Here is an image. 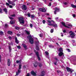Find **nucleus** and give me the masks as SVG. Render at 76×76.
<instances>
[{
	"mask_svg": "<svg viewBox=\"0 0 76 76\" xmlns=\"http://www.w3.org/2000/svg\"><path fill=\"white\" fill-rule=\"evenodd\" d=\"M25 32H26L27 35H29L30 34V33H29V32L28 31L25 30Z\"/></svg>",
	"mask_w": 76,
	"mask_h": 76,
	"instance_id": "b1692460",
	"label": "nucleus"
},
{
	"mask_svg": "<svg viewBox=\"0 0 76 76\" xmlns=\"http://www.w3.org/2000/svg\"><path fill=\"white\" fill-rule=\"evenodd\" d=\"M10 23L11 24H14V21H11Z\"/></svg>",
	"mask_w": 76,
	"mask_h": 76,
	"instance_id": "2f4dec72",
	"label": "nucleus"
},
{
	"mask_svg": "<svg viewBox=\"0 0 76 76\" xmlns=\"http://www.w3.org/2000/svg\"><path fill=\"white\" fill-rule=\"evenodd\" d=\"M10 16L12 17H15L16 16V15L15 14H13L10 15Z\"/></svg>",
	"mask_w": 76,
	"mask_h": 76,
	"instance_id": "cd10ccee",
	"label": "nucleus"
},
{
	"mask_svg": "<svg viewBox=\"0 0 76 76\" xmlns=\"http://www.w3.org/2000/svg\"><path fill=\"white\" fill-rule=\"evenodd\" d=\"M56 45H58V46L59 45L58 44V43L56 42Z\"/></svg>",
	"mask_w": 76,
	"mask_h": 76,
	"instance_id": "e2e57ef3",
	"label": "nucleus"
},
{
	"mask_svg": "<svg viewBox=\"0 0 76 76\" xmlns=\"http://www.w3.org/2000/svg\"><path fill=\"white\" fill-rule=\"evenodd\" d=\"M67 50L68 51V52H70V50L69 49H67Z\"/></svg>",
	"mask_w": 76,
	"mask_h": 76,
	"instance_id": "37998d69",
	"label": "nucleus"
},
{
	"mask_svg": "<svg viewBox=\"0 0 76 76\" xmlns=\"http://www.w3.org/2000/svg\"><path fill=\"white\" fill-rule=\"evenodd\" d=\"M47 21L48 22V23H51V22L50 20H47Z\"/></svg>",
	"mask_w": 76,
	"mask_h": 76,
	"instance_id": "e433bc0d",
	"label": "nucleus"
},
{
	"mask_svg": "<svg viewBox=\"0 0 76 76\" xmlns=\"http://www.w3.org/2000/svg\"><path fill=\"white\" fill-rule=\"evenodd\" d=\"M49 6H51V3H50L48 5Z\"/></svg>",
	"mask_w": 76,
	"mask_h": 76,
	"instance_id": "c03bdc74",
	"label": "nucleus"
},
{
	"mask_svg": "<svg viewBox=\"0 0 76 76\" xmlns=\"http://www.w3.org/2000/svg\"><path fill=\"white\" fill-rule=\"evenodd\" d=\"M34 17H35V15H31V18H32V19H33V18H34Z\"/></svg>",
	"mask_w": 76,
	"mask_h": 76,
	"instance_id": "bb28decb",
	"label": "nucleus"
},
{
	"mask_svg": "<svg viewBox=\"0 0 76 76\" xmlns=\"http://www.w3.org/2000/svg\"><path fill=\"white\" fill-rule=\"evenodd\" d=\"M17 35L18 36V37H20V34H17Z\"/></svg>",
	"mask_w": 76,
	"mask_h": 76,
	"instance_id": "3c124183",
	"label": "nucleus"
},
{
	"mask_svg": "<svg viewBox=\"0 0 76 76\" xmlns=\"http://www.w3.org/2000/svg\"><path fill=\"white\" fill-rule=\"evenodd\" d=\"M39 10L42 12H46V9L45 8H39Z\"/></svg>",
	"mask_w": 76,
	"mask_h": 76,
	"instance_id": "1a4fd4ad",
	"label": "nucleus"
},
{
	"mask_svg": "<svg viewBox=\"0 0 76 76\" xmlns=\"http://www.w3.org/2000/svg\"><path fill=\"white\" fill-rule=\"evenodd\" d=\"M55 59L56 60H57V61L58 60V59H57V58H55Z\"/></svg>",
	"mask_w": 76,
	"mask_h": 76,
	"instance_id": "052dcab7",
	"label": "nucleus"
},
{
	"mask_svg": "<svg viewBox=\"0 0 76 76\" xmlns=\"http://www.w3.org/2000/svg\"><path fill=\"white\" fill-rule=\"evenodd\" d=\"M27 15L28 17H31V14L30 13H28L27 14Z\"/></svg>",
	"mask_w": 76,
	"mask_h": 76,
	"instance_id": "58836bf2",
	"label": "nucleus"
},
{
	"mask_svg": "<svg viewBox=\"0 0 76 76\" xmlns=\"http://www.w3.org/2000/svg\"><path fill=\"white\" fill-rule=\"evenodd\" d=\"M55 19H56V20H57V19H58V18L57 17Z\"/></svg>",
	"mask_w": 76,
	"mask_h": 76,
	"instance_id": "338daca9",
	"label": "nucleus"
},
{
	"mask_svg": "<svg viewBox=\"0 0 76 76\" xmlns=\"http://www.w3.org/2000/svg\"><path fill=\"white\" fill-rule=\"evenodd\" d=\"M23 68H24V69H25V68H26V66H23Z\"/></svg>",
	"mask_w": 76,
	"mask_h": 76,
	"instance_id": "69168bd1",
	"label": "nucleus"
},
{
	"mask_svg": "<svg viewBox=\"0 0 76 76\" xmlns=\"http://www.w3.org/2000/svg\"><path fill=\"white\" fill-rule=\"evenodd\" d=\"M72 41L73 42H75V40H72Z\"/></svg>",
	"mask_w": 76,
	"mask_h": 76,
	"instance_id": "0e129e2a",
	"label": "nucleus"
},
{
	"mask_svg": "<svg viewBox=\"0 0 76 76\" xmlns=\"http://www.w3.org/2000/svg\"><path fill=\"white\" fill-rule=\"evenodd\" d=\"M0 35H3V32L1 31H0Z\"/></svg>",
	"mask_w": 76,
	"mask_h": 76,
	"instance_id": "c756f323",
	"label": "nucleus"
},
{
	"mask_svg": "<svg viewBox=\"0 0 76 76\" xmlns=\"http://www.w3.org/2000/svg\"><path fill=\"white\" fill-rule=\"evenodd\" d=\"M17 47L18 48V49H20V48H21V47H20V46H18Z\"/></svg>",
	"mask_w": 76,
	"mask_h": 76,
	"instance_id": "f704fd0d",
	"label": "nucleus"
},
{
	"mask_svg": "<svg viewBox=\"0 0 76 76\" xmlns=\"http://www.w3.org/2000/svg\"><path fill=\"white\" fill-rule=\"evenodd\" d=\"M57 72H59V74H61V75H60V76H63V73H62V72H61V71H60V70H58Z\"/></svg>",
	"mask_w": 76,
	"mask_h": 76,
	"instance_id": "412c9836",
	"label": "nucleus"
},
{
	"mask_svg": "<svg viewBox=\"0 0 76 76\" xmlns=\"http://www.w3.org/2000/svg\"><path fill=\"white\" fill-rule=\"evenodd\" d=\"M72 16L73 18H75L76 17V15H75V14H73Z\"/></svg>",
	"mask_w": 76,
	"mask_h": 76,
	"instance_id": "a19ab883",
	"label": "nucleus"
},
{
	"mask_svg": "<svg viewBox=\"0 0 76 76\" xmlns=\"http://www.w3.org/2000/svg\"><path fill=\"white\" fill-rule=\"evenodd\" d=\"M8 38H9L10 39V40H11V39H12V37H11L9 36Z\"/></svg>",
	"mask_w": 76,
	"mask_h": 76,
	"instance_id": "de8ad7c7",
	"label": "nucleus"
},
{
	"mask_svg": "<svg viewBox=\"0 0 76 76\" xmlns=\"http://www.w3.org/2000/svg\"><path fill=\"white\" fill-rule=\"evenodd\" d=\"M64 4H65V5H67V2H65L64 3Z\"/></svg>",
	"mask_w": 76,
	"mask_h": 76,
	"instance_id": "13d9d810",
	"label": "nucleus"
},
{
	"mask_svg": "<svg viewBox=\"0 0 76 76\" xmlns=\"http://www.w3.org/2000/svg\"><path fill=\"white\" fill-rule=\"evenodd\" d=\"M59 51L60 53H59L58 56H64V53H63V48H59Z\"/></svg>",
	"mask_w": 76,
	"mask_h": 76,
	"instance_id": "f03ea898",
	"label": "nucleus"
},
{
	"mask_svg": "<svg viewBox=\"0 0 76 76\" xmlns=\"http://www.w3.org/2000/svg\"><path fill=\"white\" fill-rule=\"evenodd\" d=\"M9 50H10V51H11V48L10 46L9 47Z\"/></svg>",
	"mask_w": 76,
	"mask_h": 76,
	"instance_id": "79ce46f5",
	"label": "nucleus"
},
{
	"mask_svg": "<svg viewBox=\"0 0 76 76\" xmlns=\"http://www.w3.org/2000/svg\"><path fill=\"white\" fill-rule=\"evenodd\" d=\"M23 47H24V48H25V49H26V50L27 49V46H26V45L25 44H23Z\"/></svg>",
	"mask_w": 76,
	"mask_h": 76,
	"instance_id": "a211bd4d",
	"label": "nucleus"
},
{
	"mask_svg": "<svg viewBox=\"0 0 76 76\" xmlns=\"http://www.w3.org/2000/svg\"><path fill=\"white\" fill-rule=\"evenodd\" d=\"M53 32H54V30L52 29L51 30H50V32L51 33H53Z\"/></svg>",
	"mask_w": 76,
	"mask_h": 76,
	"instance_id": "72a5a7b5",
	"label": "nucleus"
},
{
	"mask_svg": "<svg viewBox=\"0 0 76 76\" xmlns=\"http://www.w3.org/2000/svg\"><path fill=\"white\" fill-rule=\"evenodd\" d=\"M6 5H7V6H10L9 5V4L8 3H7V2H6Z\"/></svg>",
	"mask_w": 76,
	"mask_h": 76,
	"instance_id": "4c0bfd02",
	"label": "nucleus"
},
{
	"mask_svg": "<svg viewBox=\"0 0 76 76\" xmlns=\"http://www.w3.org/2000/svg\"><path fill=\"white\" fill-rule=\"evenodd\" d=\"M15 29H17V30H18L19 29V27H15Z\"/></svg>",
	"mask_w": 76,
	"mask_h": 76,
	"instance_id": "473e14b6",
	"label": "nucleus"
},
{
	"mask_svg": "<svg viewBox=\"0 0 76 76\" xmlns=\"http://www.w3.org/2000/svg\"><path fill=\"white\" fill-rule=\"evenodd\" d=\"M45 53L46 54V56H48V55H49V53L47 51L45 52Z\"/></svg>",
	"mask_w": 76,
	"mask_h": 76,
	"instance_id": "393cba45",
	"label": "nucleus"
},
{
	"mask_svg": "<svg viewBox=\"0 0 76 76\" xmlns=\"http://www.w3.org/2000/svg\"><path fill=\"white\" fill-rule=\"evenodd\" d=\"M48 25L50 26H53V27H56V28L57 27V24H56L55 23H54V24H48Z\"/></svg>",
	"mask_w": 76,
	"mask_h": 76,
	"instance_id": "6e6552de",
	"label": "nucleus"
},
{
	"mask_svg": "<svg viewBox=\"0 0 76 76\" xmlns=\"http://www.w3.org/2000/svg\"><path fill=\"white\" fill-rule=\"evenodd\" d=\"M71 6L73 8H76V5H75L73 4H71Z\"/></svg>",
	"mask_w": 76,
	"mask_h": 76,
	"instance_id": "4be33fe9",
	"label": "nucleus"
},
{
	"mask_svg": "<svg viewBox=\"0 0 76 76\" xmlns=\"http://www.w3.org/2000/svg\"><path fill=\"white\" fill-rule=\"evenodd\" d=\"M9 18L10 19H12V20L13 19V18L12 17H9Z\"/></svg>",
	"mask_w": 76,
	"mask_h": 76,
	"instance_id": "864d4df0",
	"label": "nucleus"
},
{
	"mask_svg": "<svg viewBox=\"0 0 76 76\" xmlns=\"http://www.w3.org/2000/svg\"><path fill=\"white\" fill-rule=\"evenodd\" d=\"M54 10L56 11H57V12H59L60 9L57 7H56L54 8Z\"/></svg>",
	"mask_w": 76,
	"mask_h": 76,
	"instance_id": "f3484780",
	"label": "nucleus"
},
{
	"mask_svg": "<svg viewBox=\"0 0 76 76\" xmlns=\"http://www.w3.org/2000/svg\"><path fill=\"white\" fill-rule=\"evenodd\" d=\"M57 61H56V62L54 63L55 65H57Z\"/></svg>",
	"mask_w": 76,
	"mask_h": 76,
	"instance_id": "6e6d98bb",
	"label": "nucleus"
},
{
	"mask_svg": "<svg viewBox=\"0 0 76 76\" xmlns=\"http://www.w3.org/2000/svg\"><path fill=\"white\" fill-rule=\"evenodd\" d=\"M22 9L23 10H26V9H27V7H26V6L25 5H23L22 6Z\"/></svg>",
	"mask_w": 76,
	"mask_h": 76,
	"instance_id": "9b49d317",
	"label": "nucleus"
},
{
	"mask_svg": "<svg viewBox=\"0 0 76 76\" xmlns=\"http://www.w3.org/2000/svg\"><path fill=\"white\" fill-rule=\"evenodd\" d=\"M66 69L67 72H70L71 73H72V71L71 69L69 68V67H66Z\"/></svg>",
	"mask_w": 76,
	"mask_h": 76,
	"instance_id": "9d476101",
	"label": "nucleus"
},
{
	"mask_svg": "<svg viewBox=\"0 0 76 76\" xmlns=\"http://www.w3.org/2000/svg\"><path fill=\"white\" fill-rule=\"evenodd\" d=\"M62 25H63V26H64L65 27H66V28H70V27H72V24H68L67 25V26H67L65 25V23L64 22H62L61 23Z\"/></svg>",
	"mask_w": 76,
	"mask_h": 76,
	"instance_id": "20e7f679",
	"label": "nucleus"
},
{
	"mask_svg": "<svg viewBox=\"0 0 76 76\" xmlns=\"http://www.w3.org/2000/svg\"><path fill=\"white\" fill-rule=\"evenodd\" d=\"M31 74L34 76H36V73L34 72V71H32L31 72Z\"/></svg>",
	"mask_w": 76,
	"mask_h": 76,
	"instance_id": "ddd939ff",
	"label": "nucleus"
},
{
	"mask_svg": "<svg viewBox=\"0 0 76 76\" xmlns=\"http://www.w3.org/2000/svg\"><path fill=\"white\" fill-rule=\"evenodd\" d=\"M30 26L31 27V28H32L33 26V25H32V24H31L30 25Z\"/></svg>",
	"mask_w": 76,
	"mask_h": 76,
	"instance_id": "49530a36",
	"label": "nucleus"
},
{
	"mask_svg": "<svg viewBox=\"0 0 76 76\" xmlns=\"http://www.w3.org/2000/svg\"><path fill=\"white\" fill-rule=\"evenodd\" d=\"M0 13H2V10L0 8Z\"/></svg>",
	"mask_w": 76,
	"mask_h": 76,
	"instance_id": "603ef678",
	"label": "nucleus"
},
{
	"mask_svg": "<svg viewBox=\"0 0 76 76\" xmlns=\"http://www.w3.org/2000/svg\"><path fill=\"white\" fill-rule=\"evenodd\" d=\"M37 65H38V63L37 62H35L34 64V66L35 67H37Z\"/></svg>",
	"mask_w": 76,
	"mask_h": 76,
	"instance_id": "aec40b11",
	"label": "nucleus"
},
{
	"mask_svg": "<svg viewBox=\"0 0 76 76\" xmlns=\"http://www.w3.org/2000/svg\"><path fill=\"white\" fill-rule=\"evenodd\" d=\"M38 65H39V67H42V64L41 63H39L38 64Z\"/></svg>",
	"mask_w": 76,
	"mask_h": 76,
	"instance_id": "c85d7f7f",
	"label": "nucleus"
},
{
	"mask_svg": "<svg viewBox=\"0 0 76 76\" xmlns=\"http://www.w3.org/2000/svg\"><path fill=\"white\" fill-rule=\"evenodd\" d=\"M7 33L8 34H10V35H12L13 34V32L11 31H8Z\"/></svg>",
	"mask_w": 76,
	"mask_h": 76,
	"instance_id": "6ab92c4d",
	"label": "nucleus"
},
{
	"mask_svg": "<svg viewBox=\"0 0 76 76\" xmlns=\"http://www.w3.org/2000/svg\"><path fill=\"white\" fill-rule=\"evenodd\" d=\"M20 72V70L18 69V72H17L16 75H18L19 74V73Z\"/></svg>",
	"mask_w": 76,
	"mask_h": 76,
	"instance_id": "5701e85b",
	"label": "nucleus"
},
{
	"mask_svg": "<svg viewBox=\"0 0 76 76\" xmlns=\"http://www.w3.org/2000/svg\"><path fill=\"white\" fill-rule=\"evenodd\" d=\"M10 59H8L7 61V65L9 66H10Z\"/></svg>",
	"mask_w": 76,
	"mask_h": 76,
	"instance_id": "4468645a",
	"label": "nucleus"
},
{
	"mask_svg": "<svg viewBox=\"0 0 76 76\" xmlns=\"http://www.w3.org/2000/svg\"><path fill=\"white\" fill-rule=\"evenodd\" d=\"M61 36H62V37H63V33H61Z\"/></svg>",
	"mask_w": 76,
	"mask_h": 76,
	"instance_id": "680f3d73",
	"label": "nucleus"
},
{
	"mask_svg": "<svg viewBox=\"0 0 76 76\" xmlns=\"http://www.w3.org/2000/svg\"><path fill=\"white\" fill-rule=\"evenodd\" d=\"M58 40H59V41H61V39L58 38Z\"/></svg>",
	"mask_w": 76,
	"mask_h": 76,
	"instance_id": "4d7b16f0",
	"label": "nucleus"
},
{
	"mask_svg": "<svg viewBox=\"0 0 76 76\" xmlns=\"http://www.w3.org/2000/svg\"><path fill=\"white\" fill-rule=\"evenodd\" d=\"M22 67V65H19V69L20 70V69H21V67Z\"/></svg>",
	"mask_w": 76,
	"mask_h": 76,
	"instance_id": "7c9ffc66",
	"label": "nucleus"
},
{
	"mask_svg": "<svg viewBox=\"0 0 76 76\" xmlns=\"http://www.w3.org/2000/svg\"><path fill=\"white\" fill-rule=\"evenodd\" d=\"M9 6L10 8H12V7H13V6H12V5H9Z\"/></svg>",
	"mask_w": 76,
	"mask_h": 76,
	"instance_id": "a18cd8bd",
	"label": "nucleus"
},
{
	"mask_svg": "<svg viewBox=\"0 0 76 76\" xmlns=\"http://www.w3.org/2000/svg\"><path fill=\"white\" fill-rule=\"evenodd\" d=\"M16 62L17 63H19V62H20V61L17 60V61H16Z\"/></svg>",
	"mask_w": 76,
	"mask_h": 76,
	"instance_id": "09e8293b",
	"label": "nucleus"
},
{
	"mask_svg": "<svg viewBox=\"0 0 76 76\" xmlns=\"http://www.w3.org/2000/svg\"><path fill=\"white\" fill-rule=\"evenodd\" d=\"M69 34L71 33L70 34V36L72 38H74L75 37V33L72 32V31H70L69 32Z\"/></svg>",
	"mask_w": 76,
	"mask_h": 76,
	"instance_id": "39448f33",
	"label": "nucleus"
},
{
	"mask_svg": "<svg viewBox=\"0 0 76 76\" xmlns=\"http://www.w3.org/2000/svg\"><path fill=\"white\" fill-rule=\"evenodd\" d=\"M8 3H9V4H12V6H15V4L13 3V2L11 1H8Z\"/></svg>",
	"mask_w": 76,
	"mask_h": 76,
	"instance_id": "f8f14e48",
	"label": "nucleus"
},
{
	"mask_svg": "<svg viewBox=\"0 0 76 76\" xmlns=\"http://www.w3.org/2000/svg\"><path fill=\"white\" fill-rule=\"evenodd\" d=\"M4 12H5V13H7V10L6 8L4 9Z\"/></svg>",
	"mask_w": 76,
	"mask_h": 76,
	"instance_id": "a878e982",
	"label": "nucleus"
},
{
	"mask_svg": "<svg viewBox=\"0 0 76 76\" xmlns=\"http://www.w3.org/2000/svg\"><path fill=\"white\" fill-rule=\"evenodd\" d=\"M56 12H57V11L55 10V11L54 12V14H55V15H56Z\"/></svg>",
	"mask_w": 76,
	"mask_h": 76,
	"instance_id": "8fccbe9b",
	"label": "nucleus"
},
{
	"mask_svg": "<svg viewBox=\"0 0 76 76\" xmlns=\"http://www.w3.org/2000/svg\"><path fill=\"white\" fill-rule=\"evenodd\" d=\"M34 52L35 53L36 55L37 56V57L38 60H39V61H40L41 60V59H40V58H39V53H38V52H35V50H34Z\"/></svg>",
	"mask_w": 76,
	"mask_h": 76,
	"instance_id": "0eeeda50",
	"label": "nucleus"
},
{
	"mask_svg": "<svg viewBox=\"0 0 76 76\" xmlns=\"http://www.w3.org/2000/svg\"><path fill=\"white\" fill-rule=\"evenodd\" d=\"M27 38L28 39L29 42L31 44H33L34 43V39L32 37L31 35H30L27 36Z\"/></svg>",
	"mask_w": 76,
	"mask_h": 76,
	"instance_id": "f257e3e1",
	"label": "nucleus"
},
{
	"mask_svg": "<svg viewBox=\"0 0 76 76\" xmlns=\"http://www.w3.org/2000/svg\"><path fill=\"white\" fill-rule=\"evenodd\" d=\"M39 41H38L37 42H36V49L37 50H39Z\"/></svg>",
	"mask_w": 76,
	"mask_h": 76,
	"instance_id": "423d86ee",
	"label": "nucleus"
},
{
	"mask_svg": "<svg viewBox=\"0 0 76 76\" xmlns=\"http://www.w3.org/2000/svg\"><path fill=\"white\" fill-rule=\"evenodd\" d=\"M5 26H6V27H7V26H8L7 24H5Z\"/></svg>",
	"mask_w": 76,
	"mask_h": 76,
	"instance_id": "bf43d9fd",
	"label": "nucleus"
},
{
	"mask_svg": "<svg viewBox=\"0 0 76 76\" xmlns=\"http://www.w3.org/2000/svg\"><path fill=\"white\" fill-rule=\"evenodd\" d=\"M29 4H30L29 3H27V5H29Z\"/></svg>",
	"mask_w": 76,
	"mask_h": 76,
	"instance_id": "774afa93",
	"label": "nucleus"
},
{
	"mask_svg": "<svg viewBox=\"0 0 76 76\" xmlns=\"http://www.w3.org/2000/svg\"><path fill=\"white\" fill-rule=\"evenodd\" d=\"M44 75H45V72L43 71L42 72V74L40 76H44Z\"/></svg>",
	"mask_w": 76,
	"mask_h": 76,
	"instance_id": "2eb2a0df",
	"label": "nucleus"
},
{
	"mask_svg": "<svg viewBox=\"0 0 76 76\" xmlns=\"http://www.w3.org/2000/svg\"><path fill=\"white\" fill-rule=\"evenodd\" d=\"M19 21L20 22V24L22 23V24H24V19L23 18L20 17L18 18Z\"/></svg>",
	"mask_w": 76,
	"mask_h": 76,
	"instance_id": "7ed1b4c3",
	"label": "nucleus"
},
{
	"mask_svg": "<svg viewBox=\"0 0 76 76\" xmlns=\"http://www.w3.org/2000/svg\"><path fill=\"white\" fill-rule=\"evenodd\" d=\"M66 30H64L63 31V32H64V33H66Z\"/></svg>",
	"mask_w": 76,
	"mask_h": 76,
	"instance_id": "5fc2aeb1",
	"label": "nucleus"
},
{
	"mask_svg": "<svg viewBox=\"0 0 76 76\" xmlns=\"http://www.w3.org/2000/svg\"><path fill=\"white\" fill-rule=\"evenodd\" d=\"M15 42L17 44H18L19 43V41L18 40V39H17V37H15Z\"/></svg>",
	"mask_w": 76,
	"mask_h": 76,
	"instance_id": "dca6fc26",
	"label": "nucleus"
},
{
	"mask_svg": "<svg viewBox=\"0 0 76 76\" xmlns=\"http://www.w3.org/2000/svg\"><path fill=\"white\" fill-rule=\"evenodd\" d=\"M42 23L44 24H45V21L44 20H43V21H42Z\"/></svg>",
	"mask_w": 76,
	"mask_h": 76,
	"instance_id": "c9c22d12",
	"label": "nucleus"
},
{
	"mask_svg": "<svg viewBox=\"0 0 76 76\" xmlns=\"http://www.w3.org/2000/svg\"><path fill=\"white\" fill-rule=\"evenodd\" d=\"M42 36H43V35L42 34H41L39 35V36L40 37H42Z\"/></svg>",
	"mask_w": 76,
	"mask_h": 76,
	"instance_id": "ea45409f",
	"label": "nucleus"
}]
</instances>
